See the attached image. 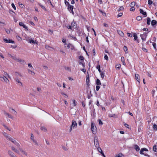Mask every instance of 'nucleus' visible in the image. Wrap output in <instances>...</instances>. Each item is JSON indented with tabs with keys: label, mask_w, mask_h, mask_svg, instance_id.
<instances>
[{
	"label": "nucleus",
	"mask_w": 157,
	"mask_h": 157,
	"mask_svg": "<svg viewBox=\"0 0 157 157\" xmlns=\"http://www.w3.org/2000/svg\"><path fill=\"white\" fill-rule=\"evenodd\" d=\"M0 78H1V80L2 82H5L6 83H9V81L5 75L1 76Z\"/></svg>",
	"instance_id": "f257e3e1"
},
{
	"label": "nucleus",
	"mask_w": 157,
	"mask_h": 157,
	"mask_svg": "<svg viewBox=\"0 0 157 157\" xmlns=\"http://www.w3.org/2000/svg\"><path fill=\"white\" fill-rule=\"evenodd\" d=\"M77 126V124L75 121L73 120L72 121V124L70 126L69 132H71L72 130V128H76Z\"/></svg>",
	"instance_id": "f03ea898"
},
{
	"label": "nucleus",
	"mask_w": 157,
	"mask_h": 157,
	"mask_svg": "<svg viewBox=\"0 0 157 157\" xmlns=\"http://www.w3.org/2000/svg\"><path fill=\"white\" fill-rule=\"evenodd\" d=\"M147 35V33H144L142 34H140V36L142 40L145 41Z\"/></svg>",
	"instance_id": "7ed1b4c3"
},
{
	"label": "nucleus",
	"mask_w": 157,
	"mask_h": 157,
	"mask_svg": "<svg viewBox=\"0 0 157 157\" xmlns=\"http://www.w3.org/2000/svg\"><path fill=\"white\" fill-rule=\"evenodd\" d=\"M3 41L4 42L6 43H11L12 44L14 43V41L12 40L7 39H4Z\"/></svg>",
	"instance_id": "20e7f679"
},
{
	"label": "nucleus",
	"mask_w": 157,
	"mask_h": 157,
	"mask_svg": "<svg viewBox=\"0 0 157 157\" xmlns=\"http://www.w3.org/2000/svg\"><path fill=\"white\" fill-rule=\"evenodd\" d=\"M144 151H148V150L146 148H142L141 149L140 153V154L144 155L145 156H147V155L144 154V153H143V152Z\"/></svg>",
	"instance_id": "39448f33"
},
{
	"label": "nucleus",
	"mask_w": 157,
	"mask_h": 157,
	"mask_svg": "<svg viewBox=\"0 0 157 157\" xmlns=\"http://www.w3.org/2000/svg\"><path fill=\"white\" fill-rule=\"evenodd\" d=\"M94 144L95 146L96 147H98L99 143L98 140V138L97 137H95L94 138Z\"/></svg>",
	"instance_id": "423d86ee"
},
{
	"label": "nucleus",
	"mask_w": 157,
	"mask_h": 157,
	"mask_svg": "<svg viewBox=\"0 0 157 157\" xmlns=\"http://www.w3.org/2000/svg\"><path fill=\"white\" fill-rule=\"evenodd\" d=\"M74 8V6H73L71 5H69L68 6V9L70 11V10L71 11V13H72L74 14V13L73 11V9Z\"/></svg>",
	"instance_id": "0eeeda50"
},
{
	"label": "nucleus",
	"mask_w": 157,
	"mask_h": 157,
	"mask_svg": "<svg viewBox=\"0 0 157 157\" xmlns=\"http://www.w3.org/2000/svg\"><path fill=\"white\" fill-rule=\"evenodd\" d=\"M97 149L98 151L101 153V154L104 157H106L104 154L102 150L100 147H98Z\"/></svg>",
	"instance_id": "6e6552de"
},
{
	"label": "nucleus",
	"mask_w": 157,
	"mask_h": 157,
	"mask_svg": "<svg viewBox=\"0 0 157 157\" xmlns=\"http://www.w3.org/2000/svg\"><path fill=\"white\" fill-rule=\"evenodd\" d=\"M140 12L141 13L143 14V15L145 16V17H146L147 16V13L146 12H144L143 10L142 9H140Z\"/></svg>",
	"instance_id": "1a4fd4ad"
},
{
	"label": "nucleus",
	"mask_w": 157,
	"mask_h": 157,
	"mask_svg": "<svg viewBox=\"0 0 157 157\" xmlns=\"http://www.w3.org/2000/svg\"><path fill=\"white\" fill-rule=\"evenodd\" d=\"M71 26L72 28L73 29H75L77 27L76 23L74 21L72 22L71 23Z\"/></svg>",
	"instance_id": "9d476101"
},
{
	"label": "nucleus",
	"mask_w": 157,
	"mask_h": 157,
	"mask_svg": "<svg viewBox=\"0 0 157 157\" xmlns=\"http://www.w3.org/2000/svg\"><path fill=\"white\" fill-rule=\"evenodd\" d=\"M19 25L21 26H22L25 29H27V27L22 22H20L19 23Z\"/></svg>",
	"instance_id": "9b49d317"
},
{
	"label": "nucleus",
	"mask_w": 157,
	"mask_h": 157,
	"mask_svg": "<svg viewBox=\"0 0 157 157\" xmlns=\"http://www.w3.org/2000/svg\"><path fill=\"white\" fill-rule=\"evenodd\" d=\"M15 80L19 84V85L20 86H22V83L20 81V80L18 79V77H17L16 78Z\"/></svg>",
	"instance_id": "f8f14e48"
},
{
	"label": "nucleus",
	"mask_w": 157,
	"mask_h": 157,
	"mask_svg": "<svg viewBox=\"0 0 157 157\" xmlns=\"http://www.w3.org/2000/svg\"><path fill=\"white\" fill-rule=\"evenodd\" d=\"M135 76L136 79L137 80L138 82L140 83V75L138 74H136Z\"/></svg>",
	"instance_id": "ddd939ff"
},
{
	"label": "nucleus",
	"mask_w": 157,
	"mask_h": 157,
	"mask_svg": "<svg viewBox=\"0 0 157 157\" xmlns=\"http://www.w3.org/2000/svg\"><path fill=\"white\" fill-rule=\"evenodd\" d=\"M40 129L41 130H42V131H43V132H47V128L46 127H45L44 126H41L40 127Z\"/></svg>",
	"instance_id": "4468645a"
},
{
	"label": "nucleus",
	"mask_w": 157,
	"mask_h": 157,
	"mask_svg": "<svg viewBox=\"0 0 157 157\" xmlns=\"http://www.w3.org/2000/svg\"><path fill=\"white\" fill-rule=\"evenodd\" d=\"M19 149L23 155H25L26 156L27 155V152L26 151H25L24 150L20 148Z\"/></svg>",
	"instance_id": "2eb2a0df"
},
{
	"label": "nucleus",
	"mask_w": 157,
	"mask_h": 157,
	"mask_svg": "<svg viewBox=\"0 0 157 157\" xmlns=\"http://www.w3.org/2000/svg\"><path fill=\"white\" fill-rule=\"evenodd\" d=\"M3 135L7 139H8L9 140H11L10 138V137L9 136H8L7 134L5 132H4L3 133Z\"/></svg>",
	"instance_id": "dca6fc26"
},
{
	"label": "nucleus",
	"mask_w": 157,
	"mask_h": 157,
	"mask_svg": "<svg viewBox=\"0 0 157 157\" xmlns=\"http://www.w3.org/2000/svg\"><path fill=\"white\" fill-rule=\"evenodd\" d=\"M157 23V21L156 20H153L151 21V25L154 26Z\"/></svg>",
	"instance_id": "f3484780"
},
{
	"label": "nucleus",
	"mask_w": 157,
	"mask_h": 157,
	"mask_svg": "<svg viewBox=\"0 0 157 157\" xmlns=\"http://www.w3.org/2000/svg\"><path fill=\"white\" fill-rule=\"evenodd\" d=\"M96 127H92L91 128V130L92 132L94 134H95L96 133Z\"/></svg>",
	"instance_id": "a211bd4d"
},
{
	"label": "nucleus",
	"mask_w": 157,
	"mask_h": 157,
	"mask_svg": "<svg viewBox=\"0 0 157 157\" xmlns=\"http://www.w3.org/2000/svg\"><path fill=\"white\" fill-rule=\"evenodd\" d=\"M134 148L137 151H139L140 149L139 147L137 145H135Z\"/></svg>",
	"instance_id": "6ab92c4d"
},
{
	"label": "nucleus",
	"mask_w": 157,
	"mask_h": 157,
	"mask_svg": "<svg viewBox=\"0 0 157 157\" xmlns=\"http://www.w3.org/2000/svg\"><path fill=\"white\" fill-rule=\"evenodd\" d=\"M18 62H20L21 64H22L23 65H25L26 63V62L24 60L21 59H19Z\"/></svg>",
	"instance_id": "aec40b11"
},
{
	"label": "nucleus",
	"mask_w": 157,
	"mask_h": 157,
	"mask_svg": "<svg viewBox=\"0 0 157 157\" xmlns=\"http://www.w3.org/2000/svg\"><path fill=\"white\" fill-rule=\"evenodd\" d=\"M101 75V77L103 79L105 76V73L104 71H101L100 72Z\"/></svg>",
	"instance_id": "412c9836"
},
{
	"label": "nucleus",
	"mask_w": 157,
	"mask_h": 157,
	"mask_svg": "<svg viewBox=\"0 0 157 157\" xmlns=\"http://www.w3.org/2000/svg\"><path fill=\"white\" fill-rule=\"evenodd\" d=\"M8 154L11 156L12 157L14 155V153L11 151L9 150L8 151Z\"/></svg>",
	"instance_id": "4be33fe9"
},
{
	"label": "nucleus",
	"mask_w": 157,
	"mask_h": 157,
	"mask_svg": "<svg viewBox=\"0 0 157 157\" xmlns=\"http://www.w3.org/2000/svg\"><path fill=\"white\" fill-rule=\"evenodd\" d=\"M11 148L12 150H13V151H14L15 152L17 153H19V151L13 147L12 146L11 147Z\"/></svg>",
	"instance_id": "5701e85b"
},
{
	"label": "nucleus",
	"mask_w": 157,
	"mask_h": 157,
	"mask_svg": "<svg viewBox=\"0 0 157 157\" xmlns=\"http://www.w3.org/2000/svg\"><path fill=\"white\" fill-rule=\"evenodd\" d=\"M118 34L121 36H124V34L121 31H118Z\"/></svg>",
	"instance_id": "b1692460"
},
{
	"label": "nucleus",
	"mask_w": 157,
	"mask_h": 157,
	"mask_svg": "<svg viewBox=\"0 0 157 157\" xmlns=\"http://www.w3.org/2000/svg\"><path fill=\"white\" fill-rule=\"evenodd\" d=\"M28 72L29 73L31 74V75H35L34 72L32 71L31 70H30L29 69H28Z\"/></svg>",
	"instance_id": "393cba45"
},
{
	"label": "nucleus",
	"mask_w": 157,
	"mask_h": 157,
	"mask_svg": "<svg viewBox=\"0 0 157 157\" xmlns=\"http://www.w3.org/2000/svg\"><path fill=\"white\" fill-rule=\"evenodd\" d=\"M38 5L40 6L41 8H42L44 10L46 11V10L45 7L44 6L41 5L40 3H39Z\"/></svg>",
	"instance_id": "a878e982"
},
{
	"label": "nucleus",
	"mask_w": 157,
	"mask_h": 157,
	"mask_svg": "<svg viewBox=\"0 0 157 157\" xmlns=\"http://www.w3.org/2000/svg\"><path fill=\"white\" fill-rule=\"evenodd\" d=\"M96 84L98 85H100L101 84V83L100 80L98 79H97L96 80Z\"/></svg>",
	"instance_id": "bb28decb"
},
{
	"label": "nucleus",
	"mask_w": 157,
	"mask_h": 157,
	"mask_svg": "<svg viewBox=\"0 0 157 157\" xmlns=\"http://www.w3.org/2000/svg\"><path fill=\"white\" fill-rule=\"evenodd\" d=\"M151 19L149 17L147 18V24L148 25H149L150 24Z\"/></svg>",
	"instance_id": "cd10ccee"
},
{
	"label": "nucleus",
	"mask_w": 157,
	"mask_h": 157,
	"mask_svg": "<svg viewBox=\"0 0 157 157\" xmlns=\"http://www.w3.org/2000/svg\"><path fill=\"white\" fill-rule=\"evenodd\" d=\"M124 50L126 53H128V50L127 47L125 46L124 47Z\"/></svg>",
	"instance_id": "c85d7f7f"
},
{
	"label": "nucleus",
	"mask_w": 157,
	"mask_h": 157,
	"mask_svg": "<svg viewBox=\"0 0 157 157\" xmlns=\"http://www.w3.org/2000/svg\"><path fill=\"white\" fill-rule=\"evenodd\" d=\"M10 109L12 110L13 111V113L14 115H16L17 114V112L16 111L13 109H12L11 108H9V110H10Z\"/></svg>",
	"instance_id": "c756f323"
},
{
	"label": "nucleus",
	"mask_w": 157,
	"mask_h": 157,
	"mask_svg": "<svg viewBox=\"0 0 157 157\" xmlns=\"http://www.w3.org/2000/svg\"><path fill=\"white\" fill-rule=\"evenodd\" d=\"M157 125L156 124H154L153 126V129H154V130H155L156 131H157Z\"/></svg>",
	"instance_id": "7c9ffc66"
},
{
	"label": "nucleus",
	"mask_w": 157,
	"mask_h": 157,
	"mask_svg": "<svg viewBox=\"0 0 157 157\" xmlns=\"http://www.w3.org/2000/svg\"><path fill=\"white\" fill-rule=\"evenodd\" d=\"M6 25L5 23L3 22H0V27H4Z\"/></svg>",
	"instance_id": "2f4dec72"
},
{
	"label": "nucleus",
	"mask_w": 157,
	"mask_h": 157,
	"mask_svg": "<svg viewBox=\"0 0 157 157\" xmlns=\"http://www.w3.org/2000/svg\"><path fill=\"white\" fill-rule=\"evenodd\" d=\"M157 146L156 145H155L154 146L153 149V151L155 152H156L157 151Z\"/></svg>",
	"instance_id": "473e14b6"
},
{
	"label": "nucleus",
	"mask_w": 157,
	"mask_h": 157,
	"mask_svg": "<svg viewBox=\"0 0 157 157\" xmlns=\"http://www.w3.org/2000/svg\"><path fill=\"white\" fill-rule=\"evenodd\" d=\"M121 67V65L119 64H117L116 66V68L117 69H120Z\"/></svg>",
	"instance_id": "72a5a7b5"
},
{
	"label": "nucleus",
	"mask_w": 157,
	"mask_h": 157,
	"mask_svg": "<svg viewBox=\"0 0 157 157\" xmlns=\"http://www.w3.org/2000/svg\"><path fill=\"white\" fill-rule=\"evenodd\" d=\"M133 36L134 37V40H136L137 39V36L136 35V33H134Z\"/></svg>",
	"instance_id": "f704fd0d"
},
{
	"label": "nucleus",
	"mask_w": 157,
	"mask_h": 157,
	"mask_svg": "<svg viewBox=\"0 0 157 157\" xmlns=\"http://www.w3.org/2000/svg\"><path fill=\"white\" fill-rule=\"evenodd\" d=\"M96 68L98 70V71L100 72L101 71L100 70V66L99 65H98L96 67Z\"/></svg>",
	"instance_id": "c9c22d12"
},
{
	"label": "nucleus",
	"mask_w": 157,
	"mask_h": 157,
	"mask_svg": "<svg viewBox=\"0 0 157 157\" xmlns=\"http://www.w3.org/2000/svg\"><path fill=\"white\" fill-rule=\"evenodd\" d=\"M15 76H16V78L17 77H18L17 76L18 75H19L20 77H21L22 76L20 74L17 72H15Z\"/></svg>",
	"instance_id": "e433bc0d"
},
{
	"label": "nucleus",
	"mask_w": 157,
	"mask_h": 157,
	"mask_svg": "<svg viewBox=\"0 0 157 157\" xmlns=\"http://www.w3.org/2000/svg\"><path fill=\"white\" fill-rule=\"evenodd\" d=\"M99 11L101 13H102V14L104 16H106V14L105 12H103V11H102L101 10H100Z\"/></svg>",
	"instance_id": "4c0bfd02"
},
{
	"label": "nucleus",
	"mask_w": 157,
	"mask_h": 157,
	"mask_svg": "<svg viewBox=\"0 0 157 157\" xmlns=\"http://www.w3.org/2000/svg\"><path fill=\"white\" fill-rule=\"evenodd\" d=\"M142 19V17L140 16H137L136 17V19L139 21H140Z\"/></svg>",
	"instance_id": "58836bf2"
},
{
	"label": "nucleus",
	"mask_w": 157,
	"mask_h": 157,
	"mask_svg": "<svg viewBox=\"0 0 157 157\" xmlns=\"http://www.w3.org/2000/svg\"><path fill=\"white\" fill-rule=\"evenodd\" d=\"M155 90H152V92H151V94H152V96L153 97H154V94H155Z\"/></svg>",
	"instance_id": "ea45409f"
},
{
	"label": "nucleus",
	"mask_w": 157,
	"mask_h": 157,
	"mask_svg": "<svg viewBox=\"0 0 157 157\" xmlns=\"http://www.w3.org/2000/svg\"><path fill=\"white\" fill-rule=\"evenodd\" d=\"M7 116L10 118L13 119V117L10 114L8 113Z\"/></svg>",
	"instance_id": "a19ab883"
},
{
	"label": "nucleus",
	"mask_w": 157,
	"mask_h": 157,
	"mask_svg": "<svg viewBox=\"0 0 157 157\" xmlns=\"http://www.w3.org/2000/svg\"><path fill=\"white\" fill-rule=\"evenodd\" d=\"M33 142L35 144V145H36L37 146L38 145V144L37 142L35 140H33Z\"/></svg>",
	"instance_id": "79ce46f5"
},
{
	"label": "nucleus",
	"mask_w": 157,
	"mask_h": 157,
	"mask_svg": "<svg viewBox=\"0 0 157 157\" xmlns=\"http://www.w3.org/2000/svg\"><path fill=\"white\" fill-rule=\"evenodd\" d=\"M122 155V154H121V153H120L119 154H118V155H117L115 156V157H121Z\"/></svg>",
	"instance_id": "37998d69"
},
{
	"label": "nucleus",
	"mask_w": 157,
	"mask_h": 157,
	"mask_svg": "<svg viewBox=\"0 0 157 157\" xmlns=\"http://www.w3.org/2000/svg\"><path fill=\"white\" fill-rule=\"evenodd\" d=\"M11 139V140H10L12 142H13L14 144H15L16 142V141L14 140L12 138L10 137Z\"/></svg>",
	"instance_id": "c03bdc74"
},
{
	"label": "nucleus",
	"mask_w": 157,
	"mask_h": 157,
	"mask_svg": "<svg viewBox=\"0 0 157 157\" xmlns=\"http://www.w3.org/2000/svg\"><path fill=\"white\" fill-rule=\"evenodd\" d=\"M148 4L149 5H151L153 3V2L151 0H148Z\"/></svg>",
	"instance_id": "a18cd8bd"
},
{
	"label": "nucleus",
	"mask_w": 157,
	"mask_h": 157,
	"mask_svg": "<svg viewBox=\"0 0 157 157\" xmlns=\"http://www.w3.org/2000/svg\"><path fill=\"white\" fill-rule=\"evenodd\" d=\"M104 58L105 60H108L109 59L108 57L106 55H105Z\"/></svg>",
	"instance_id": "49530a36"
},
{
	"label": "nucleus",
	"mask_w": 157,
	"mask_h": 157,
	"mask_svg": "<svg viewBox=\"0 0 157 157\" xmlns=\"http://www.w3.org/2000/svg\"><path fill=\"white\" fill-rule=\"evenodd\" d=\"M142 49L143 50V51H144V52H147V49L145 48H142Z\"/></svg>",
	"instance_id": "de8ad7c7"
},
{
	"label": "nucleus",
	"mask_w": 157,
	"mask_h": 157,
	"mask_svg": "<svg viewBox=\"0 0 157 157\" xmlns=\"http://www.w3.org/2000/svg\"><path fill=\"white\" fill-rule=\"evenodd\" d=\"M31 139L32 140H34L33 135V134L32 133L31 134Z\"/></svg>",
	"instance_id": "09e8293b"
},
{
	"label": "nucleus",
	"mask_w": 157,
	"mask_h": 157,
	"mask_svg": "<svg viewBox=\"0 0 157 157\" xmlns=\"http://www.w3.org/2000/svg\"><path fill=\"white\" fill-rule=\"evenodd\" d=\"M13 59H14V60H15L16 61H18H18H19V59L17 58L15 56V57Z\"/></svg>",
	"instance_id": "8fccbe9b"
},
{
	"label": "nucleus",
	"mask_w": 157,
	"mask_h": 157,
	"mask_svg": "<svg viewBox=\"0 0 157 157\" xmlns=\"http://www.w3.org/2000/svg\"><path fill=\"white\" fill-rule=\"evenodd\" d=\"M99 124L100 125H102L103 124V123L101 121L100 119H98Z\"/></svg>",
	"instance_id": "3c124183"
},
{
	"label": "nucleus",
	"mask_w": 157,
	"mask_h": 157,
	"mask_svg": "<svg viewBox=\"0 0 157 157\" xmlns=\"http://www.w3.org/2000/svg\"><path fill=\"white\" fill-rule=\"evenodd\" d=\"M127 34L128 36L129 37H132V34L131 33H127Z\"/></svg>",
	"instance_id": "603ef678"
},
{
	"label": "nucleus",
	"mask_w": 157,
	"mask_h": 157,
	"mask_svg": "<svg viewBox=\"0 0 157 157\" xmlns=\"http://www.w3.org/2000/svg\"><path fill=\"white\" fill-rule=\"evenodd\" d=\"M29 42L31 44H35V42L33 40H30L29 41Z\"/></svg>",
	"instance_id": "864d4df0"
},
{
	"label": "nucleus",
	"mask_w": 157,
	"mask_h": 157,
	"mask_svg": "<svg viewBox=\"0 0 157 157\" xmlns=\"http://www.w3.org/2000/svg\"><path fill=\"white\" fill-rule=\"evenodd\" d=\"M135 10V8L134 7H131L130 9V10L131 11H133Z\"/></svg>",
	"instance_id": "5fc2aeb1"
},
{
	"label": "nucleus",
	"mask_w": 157,
	"mask_h": 157,
	"mask_svg": "<svg viewBox=\"0 0 157 157\" xmlns=\"http://www.w3.org/2000/svg\"><path fill=\"white\" fill-rule=\"evenodd\" d=\"M79 59L81 60H82L84 59V57L82 56H80L79 57Z\"/></svg>",
	"instance_id": "6e6d98bb"
},
{
	"label": "nucleus",
	"mask_w": 157,
	"mask_h": 157,
	"mask_svg": "<svg viewBox=\"0 0 157 157\" xmlns=\"http://www.w3.org/2000/svg\"><path fill=\"white\" fill-rule=\"evenodd\" d=\"M73 104L74 106H75L76 105V102L75 100H73Z\"/></svg>",
	"instance_id": "4d7b16f0"
},
{
	"label": "nucleus",
	"mask_w": 157,
	"mask_h": 157,
	"mask_svg": "<svg viewBox=\"0 0 157 157\" xmlns=\"http://www.w3.org/2000/svg\"><path fill=\"white\" fill-rule=\"evenodd\" d=\"M65 69L66 70H68V71H71V69L69 67H65Z\"/></svg>",
	"instance_id": "13d9d810"
},
{
	"label": "nucleus",
	"mask_w": 157,
	"mask_h": 157,
	"mask_svg": "<svg viewBox=\"0 0 157 157\" xmlns=\"http://www.w3.org/2000/svg\"><path fill=\"white\" fill-rule=\"evenodd\" d=\"M28 67L29 68H33V66H32V65L30 63H29L28 64Z\"/></svg>",
	"instance_id": "bf43d9fd"
},
{
	"label": "nucleus",
	"mask_w": 157,
	"mask_h": 157,
	"mask_svg": "<svg viewBox=\"0 0 157 157\" xmlns=\"http://www.w3.org/2000/svg\"><path fill=\"white\" fill-rule=\"evenodd\" d=\"M11 6L15 10H16V7L14 5V4L13 3H12L11 4Z\"/></svg>",
	"instance_id": "052dcab7"
},
{
	"label": "nucleus",
	"mask_w": 157,
	"mask_h": 157,
	"mask_svg": "<svg viewBox=\"0 0 157 157\" xmlns=\"http://www.w3.org/2000/svg\"><path fill=\"white\" fill-rule=\"evenodd\" d=\"M63 149L65 151H67V147H65L63 146L62 147Z\"/></svg>",
	"instance_id": "680f3d73"
},
{
	"label": "nucleus",
	"mask_w": 157,
	"mask_h": 157,
	"mask_svg": "<svg viewBox=\"0 0 157 157\" xmlns=\"http://www.w3.org/2000/svg\"><path fill=\"white\" fill-rule=\"evenodd\" d=\"M6 32L8 34H10V31L8 29H6Z\"/></svg>",
	"instance_id": "e2e57ef3"
},
{
	"label": "nucleus",
	"mask_w": 157,
	"mask_h": 157,
	"mask_svg": "<svg viewBox=\"0 0 157 157\" xmlns=\"http://www.w3.org/2000/svg\"><path fill=\"white\" fill-rule=\"evenodd\" d=\"M17 38L19 41L21 40V37L19 36H17Z\"/></svg>",
	"instance_id": "0e129e2a"
},
{
	"label": "nucleus",
	"mask_w": 157,
	"mask_h": 157,
	"mask_svg": "<svg viewBox=\"0 0 157 157\" xmlns=\"http://www.w3.org/2000/svg\"><path fill=\"white\" fill-rule=\"evenodd\" d=\"M100 88V86L99 85L97 86H96V90L97 91H98Z\"/></svg>",
	"instance_id": "69168bd1"
},
{
	"label": "nucleus",
	"mask_w": 157,
	"mask_h": 157,
	"mask_svg": "<svg viewBox=\"0 0 157 157\" xmlns=\"http://www.w3.org/2000/svg\"><path fill=\"white\" fill-rule=\"evenodd\" d=\"M124 125L126 127L128 128H129V126L127 124H126L125 123Z\"/></svg>",
	"instance_id": "338daca9"
},
{
	"label": "nucleus",
	"mask_w": 157,
	"mask_h": 157,
	"mask_svg": "<svg viewBox=\"0 0 157 157\" xmlns=\"http://www.w3.org/2000/svg\"><path fill=\"white\" fill-rule=\"evenodd\" d=\"M65 3L66 4V5H69L70 4V3L68 2H67V1H65Z\"/></svg>",
	"instance_id": "774afa93"
}]
</instances>
